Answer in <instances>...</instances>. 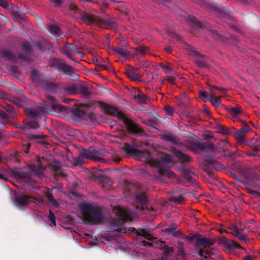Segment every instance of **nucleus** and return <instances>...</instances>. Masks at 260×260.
<instances>
[{"label": "nucleus", "mask_w": 260, "mask_h": 260, "mask_svg": "<svg viewBox=\"0 0 260 260\" xmlns=\"http://www.w3.org/2000/svg\"><path fill=\"white\" fill-rule=\"evenodd\" d=\"M197 241L199 244L205 247L209 246L213 244L211 240L205 237H199Z\"/></svg>", "instance_id": "15"}, {"label": "nucleus", "mask_w": 260, "mask_h": 260, "mask_svg": "<svg viewBox=\"0 0 260 260\" xmlns=\"http://www.w3.org/2000/svg\"><path fill=\"white\" fill-rule=\"evenodd\" d=\"M179 246V247H180V249H179V252L183 255L184 254V251L183 250V249H182V248L183 247V243H181V242H179V244H178Z\"/></svg>", "instance_id": "43"}, {"label": "nucleus", "mask_w": 260, "mask_h": 260, "mask_svg": "<svg viewBox=\"0 0 260 260\" xmlns=\"http://www.w3.org/2000/svg\"><path fill=\"white\" fill-rule=\"evenodd\" d=\"M25 149V152L27 153L28 149H29V146H26Z\"/></svg>", "instance_id": "49"}, {"label": "nucleus", "mask_w": 260, "mask_h": 260, "mask_svg": "<svg viewBox=\"0 0 260 260\" xmlns=\"http://www.w3.org/2000/svg\"><path fill=\"white\" fill-rule=\"evenodd\" d=\"M208 88L212 91V92H213V91L215 90H217V89L221 90L222 89L221 88H219L217 86H211V85H209L208 86Z\"/></svg>", "instance_id": "38"}, {"label": "nucleus", "mask_w": 260, "mask_h": 260, "mask_svg": "<svg viewBox=\"0 0 260 260\" xmlns=\"http://www.w3.org/2000/svg\"><path fill=\"white\" fill-rule=\"evenodd\" d=\"M28 125L32 128H37L39 127V124L36 121H29L28 122Z\"/></svg>", "instance_id": "30"}, {"label": "nucleus", "mask_w": 260, "mask_h": 260, "mask_svg": "<svg viewBox=\"0 0 260 260\" xmlns=\"http://www.w3.org/2000/svg\"><path fill=\"white\" fill-rule=\"evenodd\" d=\"M105 7H106V8L108 7V6H107V5H106V4H105Z\"/></svg>", "instance_id": "58"}, {"label": "nucleus", "mask_w": 260, "mask_h": 260, "mask_svg": "<svg viewBox=\"0 0 260 260\" xmlns=\"http://www.w3.org/2000/svg\"><path fill=\"white\" fill-rule=\"evenodd\" d=\"M245 230L247 231V232H250L251 231V230L250 229V226H249L248 225H247L245 227Z\"/></svg>", "instance_id": "48"}, {"label": "nucleus", "mask_w": 260, "mask_h": 260, "mask_svg": "<svg viewBox=\"0 0 260 260\" xmlns=\"http://www.w3.org/2000/svg\"><path fill=\"white\" fill-rule=\"evenodd\" d=\"M140 235L144 237L146 239L148 240V241H144L142 242V243L144 246L148 245L157 248H161L166 252H169L173 251V248L172 247L163 245L161 241H159L157 238L152 237L145 230L140 231Z\"/></svg>", "instance_id": "5"}, {"label": "nucleus", "mask_w": 260, "mask_h": 260, "mask_svg": "<svg viewBox=\"0 0 260 260\" xmlns=\"http://www.w3.org/2000/svg\"><path fill=\"white\" fill-rule=\"evenodd\" d=\"M135 99L141 103H146L147 101L146 95L141 92H138V94L136 95Z\"/></svg>", "instance_id": "18"}, {"label": "nucleus", "mask_w": 260, "mask_h": 260, "mask_svg": "<svg viewBox=\"0 0 260 260\" xmlns=\"http://www.w3.org/2000/svg\"><path fill=\"white\" fill-rule=\"evenodd\" d=\"M232 230H233V228H229V229L225 230V229H224L223 227L220 226L218 230L221 233L225 232L228 233L227 232V231H232Z\"/></svg>", "instance_id": "39"}, {"label": "nucleus", "mask_w": 260, "mask_h": 260, "mask_svg": "<svg viewBox=\"0 0 260 260\" xmlns=\"http://www.w3.org/2000/svg\"><path fill=\"white\" fill-rule=\"evenodd\" d=\"M176 201L179 204H183L184 203V199L181 197H179L176 198Z\"/></svg>", "instance_id": "40"}, {"label": "nucleus", "mask_w": 260, "mask_h": 260, "mask_svg": "<svg viewBox=\"0 0 260 260\" xmlns=\"http://www.w3.org/2000/svg\"><path fill=\"white\" fill-rule=\"evenodd\" d=\"M83 157L91 159L93 158V155L89 150H85L82 154Z\"/></svg>", "instance_id": "27"}, {"label": "nucleus", "mask_w": 260, "mask_h": 260, "mask_svg": "<svg viewBox=\"0 0 260 260\" xmlns=\"http://www.w3.org/2000/svg\"><path fill=\"white\" fill-rule=\"evenodd\" d=\"M136 154L138 156H140L141 155V152L139 151H136Z\"/></svg>", "instance_id": "51"}, {"label": "nucleus", "mask_w": 260, "mask_h": 260, "mask_svg": "<svg viewBox=\"0 0 260 260\" xmlns=\"http://www.w3.org/2000/svg\"><path fill=\"white\" fill-rule=\"evenodd\" d=\"M230 113L233 117H236L242 113V110L239 107H232L229 109Z\"/></svg>", "instance_id": "19"}, {"label": "nucleus", "mask_w": 260, "mask_h": 260, "mask_svg": "<svg viewBox=\"0 0 260 260\" xmlns=\"http://www.w3.org/2000/svg\"><path fill=\"white\" fill-rule=\"evenodd\" d=\"M165 110L168 115H171L174 112V109L169 106L166 107Z\"/></svg>", "instance_id": "29"}, {"label": "nucleus", "mask_w": 260, "mask_h": 260, "mask_svg": "<svg viewBox=\"0 0 260 260\" xmlns=\"http://www.w3.org/2000/svg\"><path fill=\"white\" fill-rule=\"evenodd\" d=\"M11 15L14 19L18 21L25 19V14L20 11L18 8L13 9L11 12Z\"/></svg>", "instance_id": "9"}, {"label": "nucleus", "mask_w": 260, "mask_h": 260, "mask_svg": "<svg viewBox=\"0 0 260 260\" xmlns=\"http://www.w3.org/2000/svg\"><path fill=\"white\" fill-rule=\"evenodd\" d=\"M49 219L53 225H56L55 217L53 213L50 210H49Z\"/></svg>", "instance_id": "26"}, {"label": "nucleus", "mask_w": 260, "mask_h": 260, "mask_svg": "<svg viewBox=\"0 0 260 260\" xmlns=\"http://www.w3.org/2000/svg\"><path fill=\"white\" fill-rule=\"evenodd\" d=\"M142 203H143V204H144L146 203V200H142Z\"/></svg>", "instance_id": "56"}, {"label": "nucleus", "mask_w": 260, "mask_h": 260, "mask_svg": "<svg viewBox=\"0 0 260 260\" xmlns=\"http://www.w3.org/2000/svg\"><path fill=\"white\" fill-rule=\"evenodd\" d=\"M128 77L132 79L133 80H137L139 77L138 74L135 73L133 72H129L127 73Z\"/></svg>", "instance_id": "25"}, {"label": "nucleus", "mask_w": 260, "mask_h": 260, "mask_svg": "<svg viewBox=\"0 0 260 260\" xmlns=\"http://www.w3.org/2000/svg\"><path fill=\"white\" fill-rule=\"evenodd\" d=\"M67 91L69 93H73L75 92V87L73 85L68 86L66 87Z\"/></svg>", "instance_id": "33"}, {"label": "nucleus", "mask_w": 260, "mask_h": 260, "mask_svg": "<svg viewBox=\"0 0 260 260\" xmlns=\"http://www.w3.org/2000/svg\"><path fill=\"white\" fill-rule=\"evenodd\" d=\"M64 69L65 72H66L67 73L70 74L74 73V69L72 68L70 66H67V65L65 66Z\"/></svg>", "instance_id": "28"}, {"label": "nucleus", "mask_w": 260, "mask_h": 260, "mask_svg": "<svg viewBox=\"0 0 260 260\" xmlns=\"http://www.w3.org/2000/svg\"><path fill=\"white\" fill-rule=\"evenodd\" d=\"M48 199H49L50 201H52V197H51V196H49V197H48Z\"/></svg>", "instance_id": "54"}, {"label": "nucleus", "mask_w": 260, "mask_h": 260, "mask_svg": "<svg viewBox=\"0 0 260 260\" xmlns=\"http://www.w3.org/2000/svg\"><path fill=\"white\" fill-rule=\"evenodd\" d=\"M147 49L146 48L142 49H135L134 51L136 55L141 56L142 55L143 53H144L146 52Z\"/></svg>", "instance_id": "24"}, {"label": "nucleus", "mask_w": 260, "mask_h": 260, "mask_svg": "<svg viewBox=\"0 0 260 260\" xmlns=\"http://www.w3.org/2000/svg\"><path fill=\"white\" fill-rule=\"evenodd\" d=\"M166 50L168 53L171 52V49L170 48H166Z\"/></svg>", "instance_id": "50"}, {"label": "nucleus", "mask_w": 260, "mask_h": 260, "mask_svg": "<svg viewBox=\"0 0 260 260\" xmlns=\"http://www.w3.org/2000/svg\"><path fill=\"white\" fill-rule=\"evenodd\" d=\"M114 212L117 215L119 220L116 223L113 224L111 228L113 231H117L119 233L126 234L129 232L131 230H128V232L126 230L119 228L122 223L126 220H132L135 217V215L129 210L124 207H117L113 209Z\"/></svg>", "instance_id": "2"}, {"label": "nucleus", "mask_w": 260, "mask_h": 260, "mask_svg": "<svg viewBox=\"0 0 260 260\" xmlns=\"http://www.w3.org/2000/svg\"><path fill=\"white\" fill-rule=\"evenodd\" d=\"M16 206L20 209H22L29 204V201L25 198H17L15 201Z\"/></svg>", "instance_id": "13"}, {"label": "nucleus", "mask_w": 260, "mask_h": 260, "mask_svg": "<svg viewBox=\"0 0 260 260\" xmlns=\"http://www.w3.org/2000/svg\"><path fill=\"white\" fill-rule=\"evenodd\" d=\"M200 98L204 101H207L209 99L210 94H208L207 92L204 90H201L199 92Z\"/></svg>", "instance_id": "22"}, {"label": "nucleus", "mask_w": 260, "mask_h": 260, "mask_svg": "<svg viewBox=\"0 0 260 260\" xmlns=\"http://www.w3.org/2000/svg\"><path fill=\"white\" fill-rule=\"evenodd\" d=\"M50 1L55 3V4L59 5L61 4L62 0H49Z\"/></svg>", "instance_id": "46"}, {"label": "nucleus", "mask_w": 260, "mask_h": 260, "mask_svg": "<svg viewBox=\"0 0 260 260\" xmlns=\"http://www.w3.org/2000/svg\"><path fill=\"white\" fill-rule=\"evenodd\" d=\"M160 67L165 73H168L170 72L171 71V70L169 67L166 66L165 65L161 64Z\"/></svg>", "instance_id": "35"}, {"label": "nucleus", "mask_w": 260, "mask_h": 260, "mask_svg": "<svg viewBox=\"0 0 260 260\" xmlns=\"http://www.w3.org/2000/svg\"><path fill=\"white\" fill-rule=\"evenodd\" d=\"M190 148L196 153L205 155L204 152H208L211 154L219 156L216 153V150L214 147L210 144H206L202 143H193L190 146Z\"/></svg>", "instance_id": "6"}, {"label": "nucleus", "mask_w": 260, "mask_h": 260, "mask_svg": "<svg viewBox=\"0 0 260 260\" xmlns=\"http://www.w3.org/2000/svg\"><path fill=\"white\" fill-rule=\"evenodd\" d=\"M35 167L34 166H31L30 168V171L33 173V172H35V173L36 174H38L39 177L41 178L43 175V174L42 173H40L37 171H35L34 169V168Z\"/></svg>", "instance_id": "36"}, {"label": "nucleus", "mask_w": 260, "mask_h": 260, "mask_svg": "<svg viewBox=\"0 0 260 260\" xmlns=\"http://www.w3.org/2000/svg\"><path fill=\"white\" fill-rule=\"evenodd\" d=\"M101 110L105 113L115 116L122 119L127 126L128 129L132 133H138L139 128L133 121L128 119L124 114L117 108L112 107L106 104L102 103L101 105Z\"/></svg>", "instance_id": "1"}, {"label": "nucleus", "mask_w": 260, "mask_h": 260, "mask_svg": "<svg viewBox=\"0 0 260 260\" xmlns=\"http://www.w3.org/2000/svg\"><path fill=\"white\" fill-rule=\"evenodd\" d=\"M100 25L107 29H113L115 27L116 22L113 18L107 17L100 20Z\"/></svg>", "instance_id": "7"}, {"label": "nucleus", "mask_w": 260, "mask_h": 260, "mask_svg": "<svg viewBox=\"0 0 260 260\" xmlns=\"http://www.w3.org/2000/svg\"><path fill=\"white\" fill-rule=\"evenodd\" d=\"M48 100L52 103L51 108L54 112H58L63 110V107L54 103L55 100L52 96H48Z\"/></svg>", "instance_id": "12"}, {"label": "nucleus", "mask_w": 260, "mask_h": 260, "mask_svg": "<svg viewBox=\"0 0 260 260\" xmlns=\"http://www.w3.org/2000/svg\"><path fill=\"white\" fill-rule=\"evenodd\" d=\"M102 68H103L104 69H107L106 66H105V65L102 66Z\"/></svg>", "instance_id": "55"}, {"label": "nucleus", "mask_w": 260, "mask_h": 260, "mask_svg": "<svg viewBox=\"0 0 260 260\" xmlns=\"http://www.w3.org/2000/svg\"><path fill=\"white\" fill-rule=\"evenodd\" d=\"M25 112L27 115H30L34 118H36L40 114V113L38 110L33 108L26 109L25 110Z\"/></svg>", "instance_id": "20"}, {"label": "nucleus", "mask_w": 260, "mask_h": 260, "mask_svg": "<svg viewBox=\"0 0 260 260\" xmlns=\"http://www.w3.org/2000/svg\"><path fill=\"white\" fill-rule=\"evenodd\" d=\"M228 233H231L234 235L238 237L240 240H246V236L245 234H243L241 231L237 230L236 227L233 226L232 231H227Z\"/></svg>", "instance_id": "10"}, {"label": "nucleus", "mask_w": 260, "mask_h": 260, "mask_svg": "<svg viewBox=\"0 0 260 260\" xmlns=\"http://www.w3.org/2000/svg\"><path fill=\"white\" fill-rule=\"evenodd\" d=\"M79 1L83 4V5H85L88 3H94V2L91 1L90 0H79Z\"/></svg>", "instance_id": "44"}, {"label": "nucleus", "mask_w": 260, "mask_h": 260, "mask_svg": "<svg viewBox=\"0 0 260 260\" xmlns=\"http://www.w3.org/2000/svg\"><path fill=\"white\" fill-rule=\"evenodd\" d=\"M254 257L251 255H248L244 257V260H254Z\"/></svg>", "instance_id": "45"}, {"label": "nucleus", "mask_w": 260, "mask_h": 260, "mask_svg": "<svg viewBox=\"0 0 260 260\" xmlns=\"http://www.w3.org/2000/svg\"><path fill=\"white\" fill-rule=\"evenodd\" d=\"M1 115L2 117H3L4 119L7 118V114L5 113L2 112L1 113Z\"/></svg>", "instance_id": "47"}, {"label": "nucleus", "mask_w": 260, "mask_h": 260, "mask_svg": "<svg viewBox=\"0 0 260 260\" xmlns=\"http://www.w3.org/2000/svg\"><path fill=\"white\" fill-rule=\"evenodd\" d=\"M217 132L224 135H226L228 133V130L225 129V127L223 126H220L218 127Z\"/></svg>", "instance_id": "31"}, {"label": "nucleus", "mask_w": 260, "mask_h": 260, "mask_svg": "<svg viewBox=\"0 0 260 260\" xmlns=\"http://www.w3.org/2000/svg\"><path fill=\"white\" fill-rule=\"evenodd\" d=\"M152 165L158 168L160 173L163 175L175 177V175L169 168L174 165L172 157L170 155L162 154L161 157V161L154 159L151 160Z\"/></svg>", "instance_id": "4"}, {"label": "nucleus", "mask_w": 260, "mask_h": 260, "mask_svg": "<svg viewBox=\"0 0 260 260\" xmlns=\"http://www.w3.org/2000/svg\"><path fill=\"white\" fill-rule=\"evenodd\" d=\"M49 30L51 33L57 34L59 31V28L55 25H52L49 26Z\"/></svg>", "instance_id": "23"}, {"label": "nucleus", "mask_w": 260, "mask_h": 260, "mask_svg": "<svg viewBox=\"0 0 260 260\" xmlns=\"http://www.w3.org/2000/svg\"><path fill=\"white\" fill-rule=\"evenodd\" d=\"M38 73L36 71H32L31 73V77L32 80H35L37 78Z\"/></svg>", "instance_id": "37"}, {"label": "nucleus", "mask_w": 260, "mask_h": 260, "mask_svg": "<svg viewBox=\"0 0 260 260\" xmlns=\"http://www.w3.org/2000/svg\"><path fill=\"white\" fill-rule=\"evenodd\" d=\"M115 52L117 55L120 56L127 57L131 55L132 49L127 47H119L115 50Z\"/></svg>", "instance_id": "8"}, {"label": "nucleus", "mask_w": 260, "mask_h": 260, "mask_svg": "<svg viewBox=\"0 0 260 260\" xmlns=\"http://www.w3.org/2000/svg\"><path fill=\"white\" fill-rule=\"evenodd\" d=\"M222 243L224 244L225 246L229 249H232L233 248L239 247L238 244L234 242L232 240H230L226 238H223L222 239Z\"/></svg>", "instance_id": "11"}, {"label": "nucleus", "mask_w": 260, "mask_h": 260, "mask_svg": "<svg viewBox=\"0 0 260 260\" xmlns=\"http://www.w3.org/2000/svg\"><path fill=\"white\" fill-rule=\"evenodd\" d=\"M29 48V47L28 44L27 43L26 47L25 48V50H28Z\"/></svg>", "instance_id": "53"}, {"label": "nucleus", "mask_w": 260, "mask_h": 260, "mask_svg": "<svg viewBox=\"0 0 260 260\" xmlns=\"http://www.w3.org/2000/svg\"><path fill=\"white\" fill-rule=\"evenodd\" d=\"M243 3H245L246 2V0H241Z\"/></svg>", "instance_id": "57"}, {"label": "nucleus", "mask_w": 260, "mask_h": 260, "mask_svg": "<svg viewBox=\"0 0 260 260\" xmlns=\"http://www.w3.org/2000/svg\"><path fill=\"white\" fill-rule=\"evenodd\" d=\"M0 6L4 8H7L8 7V4L7 0H0Z\"/></svg>", "instance_id": "34"}, {"label": "nucleus", "mask_w": 260, "mask_h": 260, "mask_svg": "<svg viewBox=\"0 0 260 260\" xmlns=\"http://www.w3.org/2000/svg\"><path fill=\"white\" fill-rule=\"evenodd\" d=\"M206 160L207 162L210 164H214L215 165H217V164L216 163V161L214 159H213L212 160H209V158L208 157H206Z\"/></svg>", "instance_id": "41"}, {"label": "nucleus", "mask_w": 260, "mask_h": 260, "mask_svg": "<svg viewBox=\"0 0 260 260\" xmlns=\"http://www.w3.org/2000/svg\"><path fill=\"white\" fill-rule=\"evenodd\" d=\"M241 129L244 132L245 134L251 131V129L248 126H244L241 128Z\"/></svg>", "instance_id": "42"}, {"label": "nucleus", "mask_w": 260, "mask_h": 260, "mask_svg": "<svg viewBox=\"0 0 260 260\" xmlns=\"http://www.w3.org/2000/svg\"><path fill=\"white\" fill-rule=\"evenodd\" d=\"M209 100L214 106H218L221 103L220 97L216 96L213 92L210 93Z\"/></svg>", "instance_id": "14"}, {"label": "nucleus", "mask_w": 260, "mask_h": 260, "mask_svg": "<svg viewBox=\"0 0 260 260\" xmlns=\"http://www.w3.org/2000/svg\"><path fill=\"white\" fill-rule=\"evenodd\" d=\"M245 136V134L244 132L241 129L235 134V137L239 142H242L243 141Z\"/></svg>", "instance_id": "21"}, {"label": "nucleus", "mask_w": 260, "mask_h": 260, "mask_svg": "<svg viewBox=\"0 0 260 260\" xmlns=\"http://www.w3.org/2000/svg\"><path fill=\"white\" fill-rule=\"evenodd\" d=\"M174 153L179 160L182 161H187L190 159L188 155L184 154L178 150H175Z\"/></svg>", "instance_id": "16"}, {"label": "nucleus", "mask_w": 260, "mask_h": 260, "mask_svg": "<svg viewBox=\"0 0 260 260\" xmlns=\"http://www.w3.org/2000/svg\"><path fill=\"white\" fill-rule=\"evenodd\" d=\"M41 136H40V135H35L33 136V138H40Z\"/></svg>", "instance_id": "52"}, {"label": "nucleus", "mask_w": 260, "mask_h": 260, "mask_svg": "<svg viewBox=\"0 0 260 260\" xmlns=\"http://www.w3.org/2000/svg\"><path fill=\"white\" fill-rule=\"evenodd\" d=\"M175 229H176V227L167 228V229H165V232L170 234H172L174 235H175L174 232H175Z\"/></svg>", "instance_id": "32"}, {"label": "nucleus", "mask_w": 260, "mask_h": 260, "mask_svg": "<svg viewBox=\"0 0 260 260\" xmlns=\"http://www.w3.org/2000/svg\"><path fill=\"white\" fill-rule=\"evenodd\" d=\"M82 20L86 23L90 24L95 21L96 18L91 15L85 14L82 16Z\"/></svg>", "instance_id": "17"}, {"label": "nucleus", "mask_w": 260, "mask_h": 260, "mask_svg": "<svg viewBox=\"0 0 260 260\" xmlns=\"http://www.w3.org/2000/svg\"><path fill=\"white\" fill-rule=\"evenodd\" d=\"M81 210L83 217L89 224L100 223L104 219L99 209L90 204H83L81 206Z\"/></svg>", "instance_id": "3"}]
</instances>
